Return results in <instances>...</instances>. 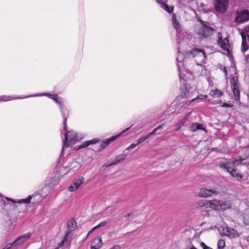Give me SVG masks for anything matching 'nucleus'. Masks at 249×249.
I'll use <instances>...</instances> for the list:
<instances>
[{
    "label": "nucleus",
    "instance_id": "43",
    "mask_svg": "<svg viewBox=\"0 0 249 249\" xmlns=\"http://www.w3.org/2000/svg\"><path fill=\"white\" fill-rule=\"evenodd\" d=\"M110 249H121V247L120 246L116 245V246H114L113 247H112Z\"/></svg>",
    "mask_w": 249,
    "mask_h": 249
},
{
    "label": "nucleus",
    "instance_id": "5",
    "mask_svg": "<svg viewBox=\"0 0 249 249\" xmlns=\"http://www.w3.org/2000/svg\"><path fill=\"white\" fill-rule=\"evenodd\" d=\"M230 82L234 95V98L235 100L239 101L240 100V92L239 89V84L238 83V77H233L231 79Z\"/></svg>",
    "mask_w": 249,
    "mask_h": 249
},
{
    "label": "nucleus",
    "instance_id": "47",
    "mask_svg": "<svg viewBox=\"0 0 249 249\" xmlns=\"http://www.w3.org/2000/svg\"><path fill=\"white\" fill-rule=\"evenodd\" d=\"M157 1V2L159 3H160V5H161V3H163L162 2V0H156Z\"/></svg>",
    "mask_w": 249,
    "mask_h": 249
},
{
    "label": "nucleus",
    "instance_id": "22",
    "mask_svg": "<svg viewBox=\"0 0 249 249\" xmlns=\"http://www.w3.org/2000/svg\"><path fill=\"white\" fill-rule=\"evenodd\" d=\"M241 36L242 37L241 51L242 53H244L248 50L249 46L246 41V36L244 35V34L243 33L241 34Z\"/></svg>",
    "mask_w": 249,
    "mask_h": 249
},
{
    "label": "nucleus",
    "instance_id": "12",
    "mask_svg": "<svg viewBox=\"0 0 249 249\" xmlns=\"http://www.w3.org/2000/svg\"><path fill=\"white\" fill-rule=\"evenodd\" d=\"M218 39L217 41V43L218 45L224 50L229 51L230 44L228 37H226L223 40H222V34L220 33H218Z\"/></svg>",
    "mask_w": 249,
    "mask_h": 249
},
{
    "label": "nucleus",
    "instance_id": "27",
    "mask_svg": "<svg viewBox=\"0 0 249 249\" xmlns=\"http://www.w3.org/2000/svg\"><path fill=\"white\" fill-rule=\"evenodd\" d=\"M210 95L212 96L213 98H219L223 95V92L217 89L212 90L210 92Z\"/></svg>",
    "mask_w": 249,
    "mask_h": 249
},
{
    "label": "nucleus",
    "instance_id": "9",
    "mask_svg": "<svg viewBox=\"0 0 249 249\" xmlns=\"http://www.w3.org/2000/svg\"><path fill=\"white\" fill-rule=\"evenodd\" d=\"M218 192L215 189H207L202 188L199 189L197 196L200 197L206 198L212 196V194L217 195Z\"/></svg>",
    "mask_w": 249,
    "mask_h": 249
},
{
    "label": "nucleus",
    "instance_id": "37",
    "mask_svg": "<svg viewBox=\"0 0 249 249\" xmlns=\"http://www.w3.org/2000/svg\"><path fill=\"white\" fill-rule=\"evenodd\" d=\"M207 97V95H198L196 98L197 99H205Z\"/></svg>",
    "mask_w": 249,
    "mask_h": 249
},
{
    "label": "nucleus",
    "instance_id": "3",
    "mask_svg": "<svg viewBox=\"0 0 249 249\" xmlns=\"http://www.w3.org/2000/svg\"><path fill=\"white\" fill-rule=\"evenodd\" d=\"M65 139L63 141V147L61 155L62 154L64 147H68L72 145L79 141L77 134L73 131H70L64 133Z\"/></svg>",
    "mask_w": 249,
    "mask_h": 249
},
{
    "label": "nucleus",
    "instance_id": "8",
    "mask_svg": "<svg viewBox=\"0 0 249 249\" xmlns=\"http://www.w3.org/2000/svg\"><path fill=\"white\" fill-rule=\"evenodd\" d=\"M230 163L229 162L228 163L222 164L221 166V168L226 169L233 177L237 178H242L243 177V175L240 174L239 171L237 169L229 166L228 165L230 164Z\"/></svg>",
    "mask_w": 249,
    "mask_h": 249
},
{
    "label": "nucleus",
    "instance_id": "6",
    "mask_svg": "<svg viewBox=\"0 0 249 249\" xmlns=\"http://www.w3.org/2000/svg\"><path fill=\"white\" fill-rule=\"evenodd\" d=\"M190 54L195 58L197 64L203 62L206 57L204 52L197 49H194L191 51Z\"/></svg>",
    "mask_w": 249,
    "mask_h": 249
},
{
    "label": "nucleus",
    "instance_id": "16",
    "mask_svg": "<svg viewBox=\"0 0 249 249\" xmlns=\"http://www.w3.org/2000/svg\"><path fill=\"white\" fill-rule=\"evenodd\" d=\"M103 245L101 237L97 236L91 242L90 249H100Z\"/></svg>",
    "mask_w": 249,
    "mask_h": 249
},
{
    "label": "nucleus",
    "instance_id": "40",
    "mask_svg": "<svg viewBox=\"0 0 249 249\" xmlns=\"http://www.w3.org/2000/svg\"><path fill=\"white\" fill-rule=\"evenodd\" d=\"M196 100V98H194V99H192L190 101H188L186 102V103H185V105L186 106H189L191 104V103L192 102H194V101H195Z\"/></svg>",
    "mask_w": 249,
    "mask_h": 249
},
{
    "label": "nucleus",
    "instance_id": "34",
    "mask_svg": "<svg viewBox=\"0 0 249 249\" xmlns=\"http://www.w3.org/2000/svg\"><path fill=\"white\" fill-rule=\"evenodd\" d=\"M10 100H11V98L10 97H8V96H0V102L7 101H9Z\"/></svg>",
    "mask_w": 249,
    "mask_h": 249
},
{
    "label": "nucleus",
    "instance_id": "39",
    "mask_svg": "<svg viewBox=\"0 0 249 249\" xmlns=\"http://www.w3.org/2000/svg\"><path fill=\"white\" fill-rule=\"evenodd\" d=\"M221 107H231L232 105L225 103L221 105Z\"/></svg>",
    "mask_w": 249,
    "mask_h": 249
},
{
    "label": "nucleus",
    "instance_id": "15",
    "mask_svg": "<svg viewBox=\"0 0 249 249\" xmlns=\"http://www.w3.org/2000/svg\"><path fill=\"white\" fill-rule=\"evenodd\" d=\"M80 167V165L77 161H73L72 162H71V165L70 166H68V167L64 166V167H62L61 169H60V172L62 173H63L64 171H65V170H67L68 168H70V169H69V170L68 171H67L65 173H64V174H66L67 173H68L71 171L74 172L75 171H76L78 169H79Z\"/></svg>",
    "mask_w": 249,
    "mask_h": 249
},
{
    "label": "nucleus",
    "instance_id": "26",
    "mask_svg": "<svg viewBox=\"0 0 249 249\" xmlns=\"http://www.w3.org/2000/svg\"><path fill=\"white\" fill-rule=\"evenodd\" d=\"M172 24L174 28L178 31L181 27V25L179 22L177 20L176 18L175 14H173L172 16Z\"/></svg>",
    "mask_w": 249,
    "mask_h": 249
},
{
    "label": "nucleus",
    "instance_id": "32",
    "mask_svg": "<svg viewBox=\"0 0 249 249\" xmlns=\"http://www.w3.org/2000/svg\"><path fill=\"white\" fill-rule=\"evenodd\" d=\"M148 138V136L145 135L144 136L141 137L139 139L137 140V144L139 145V144L143 142L144 141L147 140Z\"/></svg>",
    "mask_w": 249,
    "mask_h": 249
},
{
    "label": "nucleus",
    "instance_id": "2",
    "mask_svg": "<svg viewBox=\"0 0 249 249\" xmlns=\"http://www.w3.org/2000/svg\"><path fill=\"white\" fill-rule=\"evenodd\" d=\"M41 95H44L49 97L50 98H51L55 103H56L58 106L59 109L61 111L62 117L63 118V130L64 131H66V127H67V119L69 115V110L65 108L62 103L58 100V96L56 94H53L52 95L49 93H43L42 94H37L35 95H30L29 96H27V97H33V96H41Z\"/></svg>",
    "mask_w": 249,
    "mask_h": 249
},
{
    "label": "nucleus",
    "instance_id": "50",
    "mask_svg": "<svg viewBox=\"0 0 249 249\" xmlns=\"http://www.w3.org/2000/svg\"><path fill=\"white\" fill-rule=\"evenodd\" d=\"M247 240L249 242V237H247Z\"/></svg>",
    "mask_w": 249,
    "mask_h": 249
},
{
    "label": "nucleus",
    "instance_id": "38",
    "mask_svg": "<svg viewBox=\"0 0 249 249\" xmlns=\"http://www.w3.org/2000/svg\"><path fill=\"white\" fill-rule=\"evenodd\" d=\"M203 249H213L212 248L207 246L204 243L202 242L200 244Z\"/></svg>",
    "mask_w": 249,
    "mask_h": 249
},
{
    "label": "nucleus",
    "instance_id": "17",
    "mask_svg": "<svg viewBox=\"0 0 249 249\" xmlns=\"http://www.w3.org/2000/svg\"><path fill=\"white\" fill-rule=\"evenodd\" d=\"M99 141V139H93L90 141H86L81 145H78V146L74 147V149L76 150H78L80 149L87 147L89 145L92 144H95L97 143Z\"/></svg>",
    "mask_w": 249,
    "mask_h": 249
},
{
    "label": "nucleus",
    "instance_id": "45",
    "mask_svg": "<svg viewBox=\"0 0 249 249\" xmlns=\"http://www.w3.org/2000/svg\"><path fill=\"white\" fill-rule=\"evenodd\" d=\"M96 229H94V227L91 230H90L88 234V236L90 234H91L94 231H95Z\"/></svg>",
    "mask_w": 249,
    "mask_h": 249
},
{
    "label": "nucleus",
    "instance_id": "49",
    "mask_svg": "<svg viewBox=\"0 0 249 249\" xmlns=\"http://www.w3.org/2000/svg\"><path fill=\"white\" fill-rule=\"evenodd\" d=\"M130 215H131V214H130V213H128L127 215H126L125 216V217L129 216H130Z\"/></svg>",
    "mask_w": 249,
    "mask_h": 249
},
{
    "label": "nucleus",
    "instance_id": "14",
    "mask_svg": "<svg viewBox=\"0 0 249 249\" xmlns=\"http://www.w3.org/2000/svg\"><path fill=\"white\" fill-rule=\"evenodd\" d=\"M84 180V178L83 177L73 179L71 185L68 187V190L70 192H73L77 190L83 183Z\"/></svg>",
    "mask_w": 249,
    "mask_h": 249
},
{
    "label": "nucleus",
    "instance_id": "30",
    "mask_svg": "<svg viewBox=\"0 0 249 249\" xmlns=\"http://www.w3.org/2000/svg\"><path fill=\"white\" fill-rule=\"evenodd\" d=\"M180 96L182 98H188L189 96V90L185 88H183L181 92Z\"/></svg>",
    "mask_w": 249,
    "mask_h": 249
},
{
    "label": "nucleus",
    "instance_id": "10",
    "mask_svg": "<svg viewBox=\"0 0 249 249\" xmlns=\"http://www.w3.org/2000/svg\"><path fill=\"white\" fill-rule=\"evenodd\" d=\"M229 0H215L214 6L215 10L220 13H224L227 10Z\"/></svg>",
    "mask_w": 249,
    "mask_h": 249
},
{
    "label": "nucleus",
    "instance_id": "21",
    "mask_svg": "<svg viewBox=\"0 0 249 249\" xmlns=\"http://www.w3.org/2000/svg\"><path fill=\"white\" fill-rule=\"evenodd\" d=\"M5 198L8 200L11 201L12 203H18L19 204L21 203H25V204H29L31 200L32 196H29L26 198L25 199H22L18 200L17 202H16L15 200L8 198V197H5Z\"/></svg>",
    "mask_w": 249,
    "mask_h": 249
},
{
    "label": "nucleus",
    "instance_id": "11",
    "mask_svg": "<svg viewBox=\"0 0 249 249\" xmlns=\"http://www.w3.org/2000/svg\"><path fill=\"white\" fill-rule=\"evenodd\" d=\"M235 20L240 23L248 21L249 20V12L246 10L237 12Z\"/></svg>",
    "mask_w": 249,
    "mask_h": 249
},
{
    "label": "nucleus",
    "instance_id": "18",
    "mask_svg": "<svg viewBox=\"0 0 249 249\" xmlns=\"http://www.w3.org/2000/svg\"><path fill=\"white\" fill-rule=\"evenodd\" d=\"M132 125H131L129 127H128L127 128H126L125 129L123 130L120 133H119L118 135H116V136H112L109 138H108L107 139H106L105 141H104V142H105V143L107 144V146H108L112 142L115 141V140H116L119 137H120L122 134H123L124 133L127 131L130 127H132Z\"/></svg>",
    "mask_w": 249,
    "mask_h": 249
},
{
    "label": "nucleus",
    "instance_id": "35",
    "mask_svg": "<svg viewBox=\"0 0 249 249\" xmlns=\"http://www.w3.org/2000/svg\"><path fill=\"white\" fill-rule=\"evenodd\" d=\"M137 145H138V144L137 143L136 144H135V143L131 144L126 148V150H129L130 149H133V148H135Z\"/></svg>",
    "mask_w": 249,
    "mask_h": 249
},
{
    "label": "nucleus",
    "instance_id": "36",
    "mask_svg": "<svg viewBox=\"0 0 249 249\" xmlns=\"http://www.w3.org/2000/svg\"><path fill=\"white\" fill-rule=\"evenodd\" d=\"M157 129H156V128H155V129H153V130L152 131H151L150 133H149L148 135H147V136H148V138L152 135H154V134H155L156 133V132L157 131Z\"/></svg>",
    "mask_w": 249,
    "mask_h": 249
},
{
    "label": "nucleus",
    "instance_id": "13",
    "mask_svg": "<svg viewBox=\"0 0 249 249\" xmlns=\"http://www.w3.org/2000/svg\"><path fill=\"white\" fill-rule=\"evenodd\" d=\"M223 234L231 238H234L239 236L234 229L227 226L223 227Z\"/></svg>",
    "mask_w": 249,
    "mask_h": 249
},
{
    "label": "nucleus",
    "instance_id": "31",
    "mask_svg": "<svg viewBox=\"0 0 249 249\" xmlns=\"http://www.w3.org/2000/svg\"><path fill=\"white\" fill-rule=\"evenodd\" d=\"M225 245V241L221 239L219 240L217 243V247L218 249H223Z\"/></svg>",
    "mask_w": 249,
    "mask_h": 249
},
{
    "label": "nucleus",
    "instance_id": "42",
    "mask_svg": "<svg viewBox=\"0 0 249 249\" xmlns=\"http://www.w3.org/2000/svg\"><path fill=\"white\" fill-rule=\"evenodd\" d=\"M107 146V144L105 143L104 142H102V143L100 145V147L102 149L105 148Z\"/></svg>",
    "mask_w": 249,
    "mask_h": 249
},
{
    "label": "nucleus",
    "instance_id": "29",
    "mask_svg": "<svg viewBox=\"0 0 249 249\" xmlns=\"http://www.w3.org/2000/svg\"><path fill=\"white\" fill-rule=\"evenodd\" d=\"M161 7L169 13H172L173 10V7L169 6L165 3H161Z\"/></svg>",
    "mask_w": 249,
    "mask_h": 249
},
{
    "label": "nucleus",
    "instance_id": "20",
    "mask_svg": "<svg viewBox=\"0 0 249 249\" xmlns=\"http://www.w3.org/2000/svg\"><path fill=\"white\" fill-rule=\"evenodd\" d=\"M209 200L205 199L199 200L196 202V207L201 209H209Z\"/></svg>",
    "mask_w": 249,
    "mask_h": 249
},
{
    "label": "nucleus",
    "instance_id": "24",
    "mask_svg": "<svg viewBox=\"0 0 249 249\" xmlns=\"http://www.w3.org/2000/svg\"><path fill=\"white\" fill-rule=\"evenodd\" d=\"M190 114V113H189L182 119H181L178 122V123L176 124V128L175 129L176 131L179 130L180 128H181V127L183 126L184 123L187 120L188 117L189 116Z\"/></svg>",
    "mask_w": 249,
    "mask_h": 249
},
{
    "label": "nucleus",
    "instance_id": "1",
    "mask_svg": "<svg viewBox=\"0 0 249 249\" xmlns=\"http://www.w3.org/2000/svg\"><path fill=\"white\" fill-rule=\"evenodd\" d=\"M196 33L200 37H207L213 34L215 30L210 26L208 22L200 20V23L195 27Z\"/></svg>",
    "mask_w": 249,
    "mask_h": 249
},
{
    "label": "nucleus",
    "instance_id": "19",
    "mask_svg": "<svg viewBox=\"0 0 249 249\" xmlns=\"http://www.w3.org/2000/svg\"><path fill=\"white\" fill-rule=\"evenodd\" d=\"M184 60V55L182 53H180L179 51L178 52V56L177 57V65L178 67V71L179 72V76L181 77L180 75V71H181V66L183 65L182 62Z\"/></svg>",
    "mask_w": 249,
    "mask_h": 249
},
{
    "label": "nucleus",
    "instance_id": "41",
    "mask_svg": "<svg viewBox=\"0 0 249 249\" xmlns=\"http://www.w3.org/2000/svg\"><path fill=\"white\" fill-rule=\"evenodd\" d=\"M245 31H246V35L249 39V26L248 27H246V28L245 29Z\"/></svg>",
    "mask_w": 249,
    "mask_h": 249
},
{
    "label": "nucleus",
    "instance_id": "48",
    "mask_svg": "<svg viewBox=\"0 0 249 249\" xmlns=\"http://www.w3.org/2000/svg\"><path fill=\"white\" fill-rule=\"evenodd\" d=\"M190 249H197L194 246H192Z\"/></svg>",
    "mask_w": 249,
    "mask_h": 249
},
{
    "label": "nucleus",
    "instance_id": "44",
    "mask_svg": "<svg viewBox=\"0 0 249 249\" xmlns=\"http://www.w3.org/2000/svg\"><path fill=\"white\" fill-rule=\"evenodd\" d=\"M163 125H164V124H160V125H159L158 127H156V129H157V130H159V129H161V128H162V127H163Z\"/></svg>",
    "mask_w": 249,
    "mask_h": 249
},
{
    "label": "nucleus",
    "instance_id": "28",
    "mask_svg": "<svg viewBox=\"0 0 249 249\" xmlns=\"http://www.w3.org/2000/svg\"><path fill=\"white\" fill-rule=\"evenodd\" d=\"M245 159H242L241 157H239L238 159L233 160L232 161L230 160L229 161L227 162V163L230 162V164L231 163H232L234 168L235 166H238V165L240 164L242 161H243Z\"/></svg>",
    "mask_w": 249,
    "mask_h": 249
},
{
    "label": "nucleus",
    "instance_id": "23",
    "mask_svg": "<svg viewBox=\"0 0 249 249\" xmlns=\"http://www.w3.org/2000/svg\"><path fill=\"white\" fill-rule=\"evenodd\" d=\"M198 130H203L206 131L203 127L202 124L197 123H193L191 126V130L193 132H196Z\"/></svg>",
    "mask_w": 249,
    "mask_h": 249
},
{
    "label": "nucleus",
    "instance_id": "33",
    "mask_svg": "<svg viewBox=\"0 0 249 249\" xmlns=\"http://www.w3.org/2000/svg\"><path fill=\"white\" fill-rule=\"evenodd\" d=\"M107 221H103L102 222H101L100 224H99L96 226L94 227V229H98L100 228L104 227L107 224Z\"/></svg>",
    "mask_w": 249,
    "mask_h": 249
},
{
    "label": "nucleus",
    "instance_id": "46",
    "mask_svg": "<svg viewBox=\"0 0 249 249\" xmlns=\"http://www.w3.org/2000/svg\"><path fill=\"white\" fill-rule=\"evenodd\" d=\"M224 71L225 73V74L227 75V69L226 67L224 68Z\"/></svg>",
    "mask_w": 249,
    "mask_h": 249
},
{
    "label": "nucleus",
    "instance_id": "4",
    "mask_svg": "<svg viewBox=\"0 0 249 249\" xmlns=\"http://www.w3.org/2000/svg\"><path fill=\"white\" fill-rule=\"evenodd\" d=\"M231 204L228 201H222L217 199L209 200V209L218 211H224L230 209Z\"/></svg>",
    "mask_w": 249,
    "mask_h": 249
},
{
    "label": "nucleus",
    "instance_id": "25",
    "mask_svg": "<svg viewBox=\"0 0 249 249\" xmlns=\"http://www.w3.org/2000/svg\"><path fill=\"white\" fill-rule=\"evenodd\" d=\"M126 156L124 154H121L116 156L114 161L110 164V165H115L119 163V162L124 160Z\"/></svg>",
    "mask_w": 249,
    "mask_h": 249
},
{
    "label": "nucleus",
    "instance_id": "7",
    "mask_svg": "<svg viewBox=\"0 0 249 249\" xmlns=\"http://www.w3.org/2000/svg\"><path fill=\"white\" fill-rule=\"evenodd\" d=\"M31 236V233L28 232L18 237L11 244L14 249H17L18 247L25 243Z\"/></svg>",
    "mask_w": 249,
    "mask_h": 249
}]
</instances>
